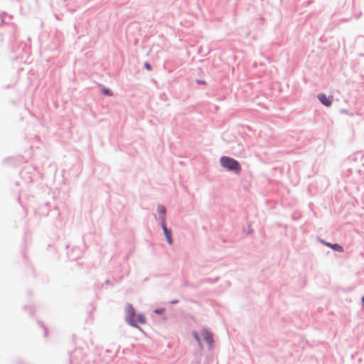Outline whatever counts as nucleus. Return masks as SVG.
<instances>
[{
    "mask_svg": "<svg viewBox=\"0 0 364 364\" xmlns=\"http://www.w3.org/2000/svg\"><path fill=\"white\" fill-rule=\"evenodd\" d=\"M220 161L223 168H225L230 171L239 173L241 171L240 164L234 159L228 156H223L220 158Z\"/></svg>",
    "mask_w": 364,
    "mask_h": 364,
    "instance_id": "nucleus-1",
    "label": "nucleus"
},
{
    "mask_svg": "<svg viewBox=\"0 0 364 364\" xmlns=\"http://www.w3.org/2000/svg\"><path fill=\"white\" fill-rule=\"evenodd\" d=\"M125 312H126V320L127 321L133 326H136V321H135V311L134 307L127 304L125 306Z\"/></svg>",
    "mask_w": 364,
    "mask_h": 364,
    "instance_id": "nucleus-2",
    "label": "nucleus"
},
{
    "mask_svg": "<svg viewBox=\"0 0 364 364\" xmlns=\"http://www.w3.org/2000/svg\"><path fill=\"white\" fill-rule=\"evenodd\" d=\"M318 98L320 100V102L325 106L329 107L331 105L333 97H327L326 95L321 93L318 95Z\"/></svg>",
    "mask_w": 364,
    "mask_h": 364,
    "instance_id": "nucleus-3",
    "label": "nucleus"
},
{
    "mask_svg": "<svg viewBox=\"0 0 364 364\" xmlns=\"http://www.w3.org/2000/svg\"><path fill=\"white\" fill-rule=\"evenodd\" d=\"M201 336L203 339L206 341V343L211 346L213 342V335L210 332L206 330H203L201 331Z\"/></svg>",
    "mask_w": 364,
    "mask_h": 364,
    "instance_id": "nucleus-4",
    "label": "nucleus"
},
{
    "mask_svg": "<svg viewBox=\"0 0 364 364\" xmlns=\"http://www.w3.org/2000/svg\"><path fill=\"white\" fill-rule=\"evenodd\" d=\"M158 212L161 215V223H165L166 209L164 206L158 207Z\"/></svg>",
    "mask_w": 364,
    "mask_h": 364,
    "instance_id": "nucleus-5",
    "label": "nucleus"
},
{
    "mask_svg": "<svg viewBox=\"0 0 364 364\" xmlns=\"http://www.w3.org/2000/svg\"><path fill=\"white\" fill-rule=\"evenodd\" d=\"M135 321L136 323H139L141 324H144L146 323V318L143 314L135 315Z\"/></svg>",
    "mask_w": 364,
    "mask_h": 364,
    "instance_id": "nucleus-6",
    "label": "nucleus"
},
{
    "mask_svg": "<svg viewBox=\"0 0 364 364\" xmlns=\"http://www.w3.org/2000/svg\"><path fill=\"white\" fill-rule=\"evenodd\" d=\"M161 227L163 228V230H164V232L166 238H167V237H168V235H171V232L170 230H168L167 229L165 223H164V222L161 223Z\"/></svg>",
    "mask_w": 364,
    "mask_h": 364,
    "instance_id": "nucleus-7",
    "label": "nucleus"
},
{
    "mask_svg": "<svg viewBox=\"0 0 364 364\" xmlns=\"http://www.w3.org/2000/svg\"><path fill=\"white\" fill-rule=\"evenodd\" d=\"M331 248L338 252H343V247L338 244H333Z\"/></svg>",
    "mask_w": 364,
    "mask_h": 364,
    "instance_id": "nucleus-8",
    "label": "nucleus"
},
{
    "mask_svg": "<svg viewBox=\"0 0 364 364\" xmlns=\"http://www.w3.org/2000/svg\"><path fill=\"white\" fill-rule=\"evenodd\" d=\"M193 336L194 338L196 340V341L198 343V344L200 345V341L198 333L196 332H193Z\"/></svg>",
    "mask_w": 364,
    "mask_h": 364,
    "instance_id": "nucleus-9",
    "label": "nucleus"
},
{
    "mask_svg": "<svg viewBox=\"0 0 364 364\" xmlns=\"http://www.w3.org/2000/svg\"><path fill=\"white\" fill-rule=\"evenodd\" d=\"M166 240L169 245H172L173 240H172L171 235H168V237H167Z\"/></svg>",
    "mask_w": 364,
    "mask_h": 364,
    "instance_id": "nucleus-10",
    "label": "nucleus"
},
{
    "mask_svg": "<svg viewBox=\"0 0 364 364\" xmlns=\"http://www.w3.org/2000/svg\"><path fill=\"white\" fill-rule=\"evenodd\" d=\"M144 66H145V68H146L148 70H151V65H150L148 63H146L144 64Z\"/></svg>",
    "mask_w": 364,
    "mask_h": 364,
    "instance_id": "nucleus-11",
    "label": "nucleus"
},
{
    "mask_svg": "<svg viewBox=\"0 0 364 364\" xmlns=\"http://www.w3.org/2000/svg\"><path fill=\"white\" fill-rule=\"evenodd\" d=\"M103 92H104L105 94L112 95V94H110V93H109V90L105 89V90H103Z\"/></svg>",
    "mask_w": 364,
    "mask_h": 364,
    "instance_id": "nucleus-12",
    "label": "nucleus"
},
{
    "mask_svg": "<svg viewBox=\"0 0 364 364\" xmlns=\"http://www.w3.org/2000/svg\"><path fill=\"white\" fill-rule=\"evenodd\" d=\"M324 244H325L326 246L330 247H331V246L333 245L332 244L328 243V242H324Z\"/></svg>",
    "mask_w": 364,
    "mask_h": 364,
    "instance_id": "nucleus-13",
    "label": "nucleus"
},
{
    "mask_svg": "<svg viewBox=\"0 0 364 364\" xmlns=\"http://www.w3.org/2000/svg\"><path fill=\"white\" fill-rule=\"evenodd\" d=\"M155 311L158 314H160L163 311V310H156Z\"/></svg>",
    "mask_w": 364,
    "mask_h": 364,
    "instance_id": "nucleus-14",
    "label": "nucleus"
},
{
    "mask_svg": "<svg viewBox=\"0 0 364 364\" xmlns=\"http://www.w3.org/2000/svg\"><path fill=\"white\" fill-rule=\"evenodd\" d=\"M362 303H363V306H364V296H363V298H362Z\"/></svg>",
    "mask_w": 364,
    "mask_h": 364,
    "instance_id": "nucleus-15",
    "label": "nucleus"
}]
</instances>
